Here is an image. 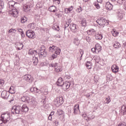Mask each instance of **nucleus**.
Returning a JSON list of instances; mask_svg holds the SVG:
<instances>
[{
  "mask_svg": "<svg viewBox=\"0 0 126 126\" xmlns=\"http://www.w3.org/2000/svg\"><path fill=\"white\" fill-rule=\"evenodd\" d=\"M35 93H38V94H42L43 93V91L41 90H39L38 88L36 89V92Z\"/></svg>",
  "mask_w": 126,
  "mask_h": 126,
  "instance_id": "3c124183",
  "label": "nucleus"
},
{
  "mask_svg": "<svg viewBox=\"0 0 126 126\" xmlns=\"http://www.w3.org/2000/svg\"><path fill=\"white\" fill-rule=\"evenodd\" d=\"M121 112L123 115H126V106L123 105L122 106Z\"/></svg>",
  "mask_w": 126,
  "mask_h": 126,
  "instance_id": "bb28decb",
  "label": "nucleus"
},
{
  "mask_svg": "<svg viewBox=\"0 0 126 126\" xmlns=\"http://www.w3.org/2000/svg\"><path fill=\"white\" fill-rule=\"evenodd\" d=\"M118 126H126V123H120Z\"/></svg>",
  "mask_w": 126,
  "mask_h": 126,
  "instance_id": "13d9d810",
  "label": "nucleus"
},
{
  "mask_svg": "<svg viewBox=\"0 0 126 126\" xmlns=\"http://www.w3.org/2000/svg\"><path fill=\"white\" fill-rule=\"evenodd\" d=\"M23 79L26 82L31 83L33 81V77L31 75H26L23 77Z\"/></svg>",
  "mask_w": 126,
  "mask_h": 126,
  "instance_id": "6e6552de",
  "label": "nucleus"
},
{
  "mask_svg": "<svg viewBox=\"0 0 126 126\" xmlns=\"http://www.w3.org/2000/svg\"><path fill=\"white\" fill-rule=\"evenodd\" d=\"M49 66L50 67H57V66H58V64H57V63H50V64H49Z\"/></svg>",
  "mask_w": 126,
  "mask_h": 126,
  "instance_id": "a19ab883",
  "label": "nucleus"
},
{
  "mask_svg": "<svg viewBox=\"0 0 126 126\" xmlns=\"http://www.w3.org/2000/svg\"><path fill=\"white\" fill-rule=\"evenodd\" d=\"M105 7L108 10H112L113 9V5L110 2H107L105 4Z\"/></svg>",
  "mask_w": 126,
  "mask_h": 126,
  "instance_id": "2eb2a0df",
  "label": "nucleus"
},
{
  "mask_svg": "<svg viewBox=\"0 0 126 126\" xmlns=\"http://www.w3.org/2000/svg\"><path fill=\"white\" fill-rule=\"evenodd\" d=\"M65 13L67 14V13H70V12H69L68 10H66V8H65Z\"/></svg>",
  "mask_w": 126,
  "mask_h": 126,
  "instance_id": "774afa93",
  "label": "nucleus"
},
{
  "mask_svg": "<svg viewBox=\"0 0 126 126\" xmlns=\"http://www.w3.org/2000/svg\"><path fill=\"white\" fill-rule=\"evenodd\" d=\"M54 114H55V112L52 111L49 115L52 117V116H54Z\"/></svg>",
  "mask_w": 126,
  "mask_h": 126,
  "instance_id": "69168bd1",
  "label": "nucleus"
},
{
  "mask_svg": "<svg viewBox=\"0 0 126 126\" xmlns=\"http://www.w3.org/2000/svg\"><path fill=\"white\" fill-rule=\"evenodd\" d=\"M49 52H52V53H55L56 55H60L61 54V49L59 47H57L56 46L53 45L52 46H50L49 47Z\"/></svg>",
  "mask_w": 126,
  "mask_h": 126,
  "instance_id": "20e7f679",
  "label": "nucleus"
},
{
  "mask_svg": "<svg viewBox=\"0 0 126 126\" xmlns=\"http://www.w3.org/2000/svg\"><path fill=\"white\" fill-rule=\"evenodd\" d=\"M57 115H59V118L61 121H63L64 119V115L63 114V111L62 109H59L57 112Z\"/></svg>",
  "mask_w": 126,
  "mask_h": 126,
  "instance_id": "9d476101",
  "label": "nucleus"
},
{
  "mask_svg": "<svg viewBox=\"0 0 126 126\" xmlns=\"http://www.w3.org/2000/svg\"><path fill=\"white\" fill-rule=\"evenodd\" d=\"M91 51L92 53H95V54H97V51L96 50V48L95 47L92 48Z\"/></svg>",
  "mask_w": 126,
  "mask_h": 126,
  "instance_id": "5fc2aeb1",
  "label": "nucleus"
},
{
  "mask_svg": "<svg viewBox=\"0 0 126 126\" xmlns=\"http://www.w3.org/2000/svg\"><path fill=\"white\" fill-rule=\"evenodd\" d=\"M126 0H118L117 2L119 4H125L126 3Z\"/></svg>",
  "mask_w": 126,
  "mask_h": 126,
  "instance_id": "c9c22d12",
  "label": "nucleus"
},
{
  "mask_svg": "<svg viewBox=\"0 0 126 126\" xmlns=\"http://www.w3.org/2000/svg\"><path fill=\"white\" fill-rule=\"evenodd\" d=\"M110 78H111V75H106V79H107L108 80H110Z\"/></svg>",
  "mask_w": 126,
  "mask_h": 126,
  "instance_id": "680f3d73",
  "label": "nucleus"
},
{
  "mask_svg": "<svg viewBox=\"0 0 126 126\" xmlns=\"http://www.w3.org/2000/svg\"><path fill=\"white\" fill-rule=\"evenodd\" d=\"M4 3L3 2V1L0 0V10H1V9H2L3 7H4Z\"/></svg>",
  "mask_w": 126,
  "mask_h": 126,
  "instance_id": "58836bf2",
  "label": "nucleus"
},
{
  "mask_svg": "<svg viewBox=\"0 0 126 126\" xmlns=\"http://www.w3.org/2000/svg\"><path fill=\"white\" fill-rule=\"evenodd\" d=\"M71 77L70 75L68 72H65V75L64 76V80H68V79H70Z\"/></svg>",
  "mask_w": 126,
  "mask_h": 126,
  "instance_id": "a878e982",
  "label": "nucleus"
},
{
  "mask_svg": "<svg viewBox=\"0 0 126 126\" xmlns=\"http://www.w3.org/2000/svg\"><path fill=\"white\" fill-rule=\"evenodd\" d=\"M20 31H21V35L22 36V37H24L25 36V34H24V32H23V31H22V29H20Z\"/></svg>",
  "mask_w": 126,
  "mask_h": 126,
  "instance_id": "09e8293b",
  "label": "nucleus"
},
{
  "mask_svg": "<svg viewBox=\"0 0 126 126\" xmlns=\"http://www.w3.org/2000/svg\"><path fill=\"white\" fill-rule=\"evenodd\" d=\"M1 97L3 99H7L9 97V93L6 91H3L1 92Z\"/></svg>",
  "mask_w": 126,
  "mask_h": 126,
  "instance_id": "9b49d317",
  "label": "nucleus"
},
{
  "mask_svg": "<svg viewBox=\"0 0 126 126\" xmlns=\"http://www.w3.org/2000/svg\"><path fill=\"white\" fill-rule=\"evenodd\" d=\"M40 65L41 66H47V65H48V64L46 63H41Z\"/></svg>",
  "mask_w": 126,
  "mask_h": 126,
  "instance_id": "8fccbe9b",
  "label": "nucleus"
},
{
  "mask_svg": "<svg viewBox=\"0 0 126 126\" xmlns=\"http://www.w3.org/2000/svg\"><path fill=\"white\" fill-rule=\"evenodd\" d=\"M68 26H69V25L68 24H67V23H66L64 25V29H65V28H67V27H68Z\"/></svg>",
  "mask_w": 126,
  "mask_h": 126,
  "instance_id": "0e129e2a",
  "label": "nucleus"
},
{
  "mask_svg": "<svg viewBox=\"0 0 126 126\" xmlns=\"http://www.w3.org/2000/svg\"><path fill=\"white\" fill-rule=\"evenodd\" d=\"M4 85V81L3 80H0V88H1Z\"/></svg>",
  "mask_w": 126,
  "mask_h": 126,
  "instance_id": "37998d69",
  "label": "nucleus"
},
{
  "mask_svg": "<svg viewBox=\"0 0 126 126\" xmlns=\"http://www.w3.org/2000/svg\"><path fill=\"white\" fill-rule=\"evenodd\" d=\"M39 60H38V58L34 56L32 58V62L34 65H37L38 64V62Z\"/></svg>",
  "mask_w": 126,
  "mask_h": 126,
  "instance_id": "b1692460",
  "label": "nucleus"
},
{
  "mask_svg": "<svg viewBox=\"0 0 126 126\" xmlns=\"http://www.w3.org/2000/svg\"><path fill=\"white\" fill-rule=\"evenodd\" d=\"M87 32L88 35L90 36H91V35H93L94 34H95V31L93 29L91 30H88Z\"/></svg>",
  "mask_w": 126,
  "mask_h": 126,
  "instance_id": "7c9ffc66",
  "label": "nucleus"
},
{
  "mask_svg": "<svg viewBox=\"0 0 126 126\" xmlns=\"http://www.w3.org/2000/svg\"><path fill=\"white\" fill-rule=\"evenodd\" d=\"M39 58H46L47 57V51H46V47L42 45L39 49Z\"/></svg>",
  "mask_w": 126,
  "mask_h": 126,
  "instance_id": "7ed1b4c3",
  "label": "nucleus"
},
{
  "mask_svg": "<svg viewBox=\"0 0 126 126\" xmlns=\"http://www.w3.org/2000/svg\"><path fill=\"white\" fill-rule=\"evenodd\" d=\"M24 8V11L25 12H28L29 11H30V9H31V8H30V6L26 5H25L23 7Z\"/></svg>",
  "mask_w": 126,
  "mask_h": 126,
  "instance_id": "cd10ccee",
  "label": "nucleus"
},
{
  "mask_svg": "<svg viewBox=\"0 0 126 126\" xmlns=\"http://www.w3.org/2000/svg\"><path fill=\"white\" fill-rule=\"evenodd\" d=\"M69 28L70 29L71 31H72L73 33H76V32H77L76 25L73 23L70 24Z\"/></svg>",
  "mask_w": 126,
  "mask_h": 126,
  "instance_id": "f8f14e48",
  "label": "nucleus"
},
{
  "mask_svg": "<svg viewBox=\"0 0 126 126\" xmlns=\"http://www.w3.org/2000/svg\"><path fill=\"white\" fill-rule=\"evenodd\" d=\"M29 103H30L31 105H32L33 107H35V106H36V101H35V100L33 98L30 99Z\"/></svg>",
  "mask_w": 126,
  "mask_h": 126,
  "instance_id": "2f4dec72",
  "label": "nucleus"
},
{
  "mask_svg": "<svg viewBox=\"0 0 126 126\" xmlns=\"http://www.w3.org/2000/svg\"><path fill=\"white\" fill-rule=\"evenodd\" d=\"M79 52L81 54V57H80V60H82V56H83V54L84 53L83 52V50L80 49L79 50Z\"/></svg>",
  "mask_w": 126,
  "mask_h": 126,
  "instance_id": "49530a36",
  "label": "nucleus"
},
{
  "mask_svg": "<svg viewBox=\"0 0 126 126\" xmlns=\"http://www.w3.org/2000/svg\"><path fill=\"white\" fill-rule=\"evenodd\" d=\"M21 99L22 102H25V103H29L30 102V97L28 96H24Z\"/></svg>",
  "mask_w": 126,
  "mask_h": 126,
  "instance_id": "dca6fc26",
  "label": "nucleus"
},
{
  "mask_svg": "<svg viewBox=\"0 0 126 126\" xmlns=\"http://www.w3.org/2000/svg\"><path fill=\"white\" fill-rule=\"evenodd\" d=\"M52 116H51V115H49L48 116V120H49V121H52Z\"/></svg>",
  "mask_w": 126,
  "mask_h": 126,
  "instance_id": "338daca9",
  "label": "nucleus"
},
{
  "mask_svg": "<svg viewBox=\"0 0 126 126\" xmlns=\"http://www.w3.org/2000/svg\"><path fill=\"white\" fill-rule=\"evenodd\" d=\"M94 6H95L96 8H97V9H99L100 8V5H99V4L97 2L96 3H94Z\"/></svg>",
  "mask_w": 126,
  "mask_h": 126,
  "instance_id": "a18cd8bd",
  "label": "nucleus"
},
{
  "mask_svg": "<svg viewBox=\"0 0 126 126\" xmlns=\"http://www.w3.org/2000/svg\"><path fill=\"white\" fill-rule=\"evenodd\" d=\"M1 118L2 119V122L3 124H6L7 122H9L10 120V116L9 113H3L1 115Z\"/></svg>",
  "mask_w": 126,
  "mask_h": 126,
  "instance_id": "39448f33",
  "label": "nucleus"
},
{
  "mask_svg": "<svg viewBox=\"0 0 126 126\" xmlns=\"http://www.w3.org/2000/svg\"><path fill=\"white\" fill-rule=\"evenodd\" d=\"M56 7L55 6H50L48 9L49 11H51L52 12H56Z\"/></svg>",
  "mask_w": 126,
  "mask_h": 126,
  "instance_id": "c756f323",
  "label": "nucleus"
},
{
  "mask_svg": "<svg viewBox=\"0 0 126 126\" xmlns=\"http://www.w3.org/2000/svg\"><path fill=\"white\" fill-rule=\"evenodd\" d=\"M16 4H17V3L15 2L14 1H10L9 2V7L11 8V10L9 11V14L11 16H13V17H17V16H18V11L17 9L14 7Z\"/></svg>",
  "mask_w": 126,
  "mask_h": 126,
  "instance_id": "f03ea898",
  "label": "nucleus"
},
{
  "mask_svg": "<svg viewBox=\"0 0 126 126\" xmlns=\"http://www.w3.org/2000/svg\"><path fill=\"white\" fill-rule=\"evenodd\" d=\"M29 28H30V29H34L35 28V24L34 23L30 24L28 25Z\"/></svg>",
  "mask_w": 126,
  "mask_h": 126,
  "instance_id": "ea45409f",
  "label": "nucleus"
},
{
  "mask_svg": "<svg viewBox=\"0 0 126 126\" xmlns=\"http://www.w3.org/2000/svg\"><path fill=\"white\" fill-rule=\"evenodd\" d=\"M96 22L100 26H104V25H105V24H106V22H107V21L106 20V19L102 17V18L98 19L97 20H96Z\"/></svg>",
  "mask_w": 126,
  "mask_h": 126,
  "instance_id": "1a4fd4ad",
  "label": "nucleus"
},
{
  "mask_svg": "<svg viewBox=\"0 0 126 126\" xmlns=\"http://www.w3.org/2000/svg\"><path fill=\"white\" fill-rule=\"evenodd\" d=\"M29 111V108L26 104H24L22 107L21 106H14L11 110L12 114H20L23 115L24 113H27Z\"/></svg>",
  "mask_w": 126,
  "mask_h": 126,
  "instance_id": "f257e3e1",
  "label": "nucleus"
},
{
  "mask_svg": "<svg viewBox=\"0 0 126 126\" xmlns=\"http://www.w3.org/2000/svg\"><path fill=\"white\" fill-rule=\"evenodd\" d=\"M111 69L113 72H114V73H117V72L119 71V66L114 64L111 67Z\"/></svg>",
  "mask_w": 126,
  "mask_h": 126,
  "instance_id": "f3484780",
  "label": "nucleus"
},
{
  "mask_svg": "<svg viewBox=\"0 0 126 126\" xmlns=\"http://www.w3.org/2000/svg\"><path fill=\"white\" fill-rule=\"evenodd\" d=\"M26 35L28 38H30V39H34L36 37L35 32L31 30H28L26 32Z\"/></svg>",
  "mask_w": 126,
  "mask_h": 126,
  "instance_id": "0eeeda50",
  "label": "nucleus"
},
{
  "mask_svg": "<svg viewBox=\"0 0 126 126\" xmlns=\"http://www.w3.org/2000/svg\"><path fill=\"white\" fill-rule=\"evenodd\" d=\"M16 32V30L14 29H11L9 31L8 33H15Z\"/></svg>",
  "mask_w": 126,
  "mask_h": 126,
  "instance_id": "de8ad7c7",
  "label": "nucleus"
},
{
  "mask_svg": "<svg viewBox=\"0 0 126 126\" xmlns=\"http://www.w3.org/2000/svg\"><path fill=\"white\" fill-rule=\"evenodd\" d=\"M9 92L11 94H14L15 93V88L13 87H10L9 89Z\"/></svg>",
  "mask_w": 126,
  "mask_h": 126,
  "instance_id": "c85d7f7f",
  "label": "nucleus"
},
{
  "mask_svg": "<svg viewBox=\"0 0 126 126\" xmlns=\"http://www.w3.org/2000/svg\"><path fill=\"white\" fill-rule=\"evenodd\" d=\"M73 43L76 46H79V44L80 43V41L78 39V38L75 37L74 38Z\"/></svg>",
  "mask_w": 126,
  "mask_h": 126,
  "instance_id": "393cba45",
  "label": "nucleus"
},
{
  "mask_svg": "<svg viewBox=\"0 0 126 126\" xmlns=\"http://www.w3.org/2000/svg\"><path fill=\"white\" fill-rule=\"evenodd\" d=\"M78 12H81L82 11V8L81 7H79L77 8Z\"/></svg>",
  "mask_w": 126,
  "mask_h": 126,
  "instance_id": "bf43d9fd",
  "label": "nucleus"
},
{
  "mask_svg": "<svg viewBox=\"0 0 126 126\" xmlns=\"http://www.w3.org/2000/svg\"><path fill=\"white\" fill-rule=\"evenodd\" d=\"M53 124H54L56 126H58L59 125V121H58V120H54Z\"/></svg>",
  "mask_w": 126,
  "mask_h": 126,
  "instance_id": "c03bdc74",
  "label": "nucleus"
},
{
  "mask_svg": "<svg viewBox=\"0 0 126 126\" xmlns=\"http://www.w3.org/2000/svg\"><path fill=\"white\" fill-rule=\"evenodd\" d=\"M95 38L96 40H102L103 35L99 32H96L95 34Z\"/></svg>",
  "mask_w": 126,
  "mask_h": 126,
  "instance_id": "a211bd4d",
  "label": "nucleus"
},
{
  "mask_svg": "<svg viewBox=\"0 0 126 126\" xmlns=\"http://www.w3.org/2000/svg\"><path fill=\"white\" fill-rule=\"evenodd\" d=\"M55 38H62V35H60V34H57L55 35Z\"/></svg>",
  "mask_w": 126,
  "mask_h": 126,
  "instance_id": "e2e57ef3",
  "label": "nucleus"
},
{
  "mask_svg": "<svg viewBox=\"0 0 126 126\" xmlns=\"http://www.w3.org/2000/svg\"><path fill=\"white\" fill-rule=\"evenodd\" d=\"M55 70L56 72H60L61 71H63V68H62L61 67H57L55 68Z\"/></svg>",
  "mask_w": 126,
  "mask_h": 126,
  "instance_id": "e433bc0d",
  "label": "nucleus"
},
{
  "mask_svg": "<svg viewBox=\"0 0 126 126\" xmlns=\"http://www.w3.org/2000/svg\"><path fill=\"white\" fill-rule=\"evenodd\" d=\"M86 66L88 69H91L92 68V63L91 62L88 61L85 63Z\"/></svg>",
  "mask_w": 126,
  "mask_h": 126,
  "instance_id": "4be33fe9",
  "label": "nucleus"
},
{
  "mask_svg": "<svg viewBox=\"0 0 126 126\" xmlns=\"http://www.w3.org/2000/svg\"><path fill=\"white\" fill-rule=\"evenodd\" d=\"M67 24H68L69 25V24H70V23H71V19H69L66 22V23Z\"/></svg>",
  "mask_w": 126,
  "mask_h": 126,
  "instance_id": "052dcab7",
  "label": "nucleus"
},
{
  "mask_svg": "<svg viewBox=\"0 0 126 126\" xmlns=\"http://www.w3.org/2000/svg\"><path fill=\"white\" fill-rule=\"evenodd\" d=\"M112 33L114 37H117V36L119 35V32L115 30H113V32H112Z\"/></svg>",
  "mask_w": 126,
  "mask_h": 126,
  "instance_id": "4c0bfd02",
  "label": "nucleus"
},
{
  "mask_svg": "<svg viewBox=\"0 0 126 126\" xmlns=\"http://www.w3.org/2000/svg\"><path fill=\"white\" fill-rule=\"evenodd\" d=\"M73 110H74L73 113L75 114V115L77 114L78 111H79V105L76 104L73 108Z\"/></svg>",
  "mask_w": 126,
  "mask_h": 126,
  "instance_id": "412c9836",
  "label": "nucleus"
},
{
  "mask_svg": "<svg viewBox=\"0 0 126 126\" xmlns=\"http://www.w3.org/2000/svg\"><path fill=\"white\" fill-rule=\"evenodd\" d=\"M72 9H73V6H71L70 7L66 8V10H68L69 12H70L71 11H72Z\"/></svg>",
  "mask_w": 126,
  "mask_h": 126,
  "instance_id": "864d4df0",
  "label": "nucleus"
},
{
  "mask_svg": "<svg viewBox=\"0 0 126 126\" xmlns=\"http://www.w3.org/2000/svg\"><path fill=\"white\" fill-rule=\"evenodd\" d=\"M105 101H106V104H109V103H110V102H111V97H110V96H108V97H107L105 99Z\"/></svg>",
  "mask_w": 126,
  "mask_h": 126,
  "instance_id": "79ce46f5",
  "label": "nucleus"
},
{
  "mask_svg": "<svg viewBox=\"0 0 126 126\" xmlns=\"http://www.w3.org/2000/svg\"><path fill=\"white\" fill-rule=\"evenodd\" d=\"M28 54L31 55V56H34V57L35 56H37V55L38 56H40V53H38V52H37V50H32L31 49L29 50Z\"/></svg>",
  "mask_w": 126,
  "mask_h": 126,
  "instance_id": "ddd939ff",
  "label": "nucleus"
},
{
  "mask_svg": "<svg viewBox=\"0 0 126 126\" xmlns=\"http://www.w3.org/2000/svg\"><path fill=\"white\" fill-rule=\"evenodd\" d=\"M27 20H28V19L25 16H24L21 18V23H25V22H26Z\"/></svg>",
  "mask_w": 126,
  "mask_h": 126,
  "instance_id": "72a5a7b5",
  "label": "nucleus"
},
{
  "mask_svg": "<svg viewBox=\"0 0 126 126\" xmlns=\"http://www.w3.org/2000/svg\"><path fill=\"white\" fill-rule=\"evenodd\" d=\"M14 97L13 96H11V99L9 100V102H10V103H11V102H12V101H14Z\"/></svg>",
  "mask_w": 126,
  "mask_h": 126,
  "instance_id": "4d7b16f0",
  "label": "nucleus"
},
{
  "mask_svg": "<svg viewBox=\"0 0 126 126\" xmlns=\"http://www.w3.org/2000/svg\"><path fill=\"white\" fill-rule=\"evenodd\" d=\"M63 78H60L58 79L56 84L58 86H63Z\"/></svg>",
  "mask_w": 126,
  "mask_h": 126,
  "instance_id": "aec40b11",
  "label": "nucleus"
},
{
  "mask_svg": "<svg viewBox=\"0 0 126 126\" xmlns=\"http://www.w3.org/2000/svg\"><path fill=\"white\" fill-rule=\"evenodd\" d=\"M95 50L96 51V54H98L99 52H101L102 50V47L100 46V44L97 43L95 44Z\"/></svg>",
  "mask_w": 126,
  "mask_h": 126,
  "instance_id": "6ab92c4d",
  "label": "nucleus"
},
{
  "mask_svg": "<svg viewBox=\"0 0 126 126\" xmlns=\"http://www.w3.org/2000/svg\"><path fill=\"white\" fill-rule=\"evenodd\" d=\"M54 104L57 107L63 105V97L60 96L59 97H57L54 100Z\"/></svg>",
  "mask_w": 126,
  "mask_h": 126,
  "instance_id": "423d86ee",
  "label": "nucleus"
},
{
  "mask_svg": "<svg viewBox=\"0 0 126 126\" xmlns=\"http://www.w3.org/2000/svg\"><path fill=\"white\" fill-rule=\"evenodd\" d=\"M113 47L115 48V49H118V48H121L122 45L119 42L115 41V43L113 44Z\"/></svg>",
  "mask_w": 126,
  "mask_h": 126,
  "instance_id": "5701e85b",
  "label": "nucleus"
},
{
  "mask_svg": "<svg viewBox=\"0 0 126 126\" xmlns=\"http://www.w3.org/2000/svg\"><path fill=\"white\" fill-rule=\"evenodd\" d=\"M19 46H20V47H22L21 48L20 47H18L17 50H18L19 51H20V50H22L24 45H23V44L20 43Z\"/></svg>",
  "mask_w": 126,
  "mask_h": 126,
  "instance_id": "603ef678",
  "label": "nucleus"
},
{
  "mask_svg": "<svg viewBox=\"0 0 126 126\" xmlns=\"http://www.w3.org/2000/svg\"><path fill=\"white\" fill-rule=\"evenodd\" d=\"M53 59L54 60V59H57L58 58V55L57 54H53L52 56Z\"/></svg>",
  "mask_w": 126,
  "mask_h": 126,
  "instance_id": "6e6d98bb",
  "label": "nucleus"
},
{
  "mask_svg": "<svg viewBox=\"0 0 126 126\" xmlns=\"http://www.w3.org/2000/svg\"><path fill=\"white\" fill-rule=\"evenodd\" d=\"M70 82L66 81L63 83V84L62 86V87H63L65 89H68L69 87H70Z\"/></svg>",
  "mask_w": 126,
  "mask_h": 126,
  "instance_id": "4468645a",
  "label": "nucleus"
},
{
  "mask_svg": "<svg viewBox=\"0 0 126 126\" xmlns=\"http://www.w3.org/2000/svg\"><path fill=\"white\" fill-rule=\"evenodd\" d=\"M81 24L84 27H85L87 25V23H86V19H83L81 22Z\"/></svg>",
  "mask_w": 126,
  "mask_h": 126,
  "instance_id": "f704fd0d",
  "label": "nucleus"
},
{
  "mask_svg": "<svg viewBox=\"0 0 126 126\" xmlns=\"http://www.w3.org/2000/svg\"><path fill=\"white\" fill-rule=\"evenodd\" d=\"M86 40L88 43H91V42H92V38H91V35H89L86 37Z\"/></svg>",
  "mask_w": 126,
  "mask_h": 126,
  "instance_id": "473e14b6",
  "label": "nucleus"
}]
</instances>
